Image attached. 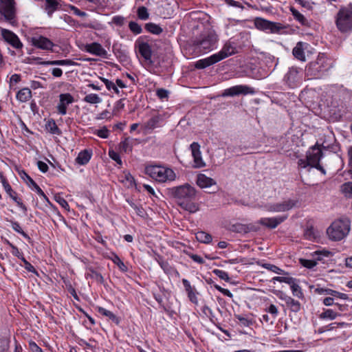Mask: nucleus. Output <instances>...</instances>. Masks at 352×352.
<instances>
[{"mask_svg":"<svg viewBox=\"0 0 352 352\" xmlns=\"http://www.w3.org/2000/svg\"><path fill=\"white\" fill-rule=\"evenodd\" d=\"M210 16L205 12L199 11V23L203 25L204 30L199 34V55L207 54L218 46L219 36L210 23Z\"/></svg>","mask_w":352,"mask_h":352,"instance_id":"1","label":"nucleus"},{"mask_svg":"<svg viewBox=\"0 0 352 352\" xmlns=\"http://www.w3.org/2000/svg\"><path fill=\"white\" fill-rule=\"evenodd\" d=\"M168 194L177 200L178 204L190 212L198 210V206L193 201L196 196V190L188 184L168 189Z\"/></svg>","mask_w":352,"mask_h":352,"instance_id":"2","label":"nucleus"},{"mask_svg":"<svg viewBox=\"0 0 352 352\" xmlns=\"http://www.w3.org/2000/svg\"><path fill=\"white\" fill-rule=\"evenodd\" d=\"M336 25L342 33L352 32V4L342 7L336 16Z\"/></svg>","mask_w":352,"mask_h":352,"instance_id":"3","label":"nucleus"},{"mask_svg":"<svg viewBox=\"0 0 352 352\" xmlns=\"http://www.w3.org/2000/svg\"><path fill=\"white\" fill-rule=\"evenodd\" d=\"M350 231V221L348 219H342L333 221L327 228V234L332 241L343 239Z\"/></svg>","mask_w":352,"mask_h":352,"instance_id":"4","label":"nucleus"},{"mask_svg":"<svg viewBox=\"0 0 352 352\" xmlns=\"http://www.w3.org/2000/svg\"><path fill=\"white\" fill-rule=\"evenodd\" d=\"M145 173L158 182H166L175 180V172L169 168L161 166H148L145 168Z\"/></svg>","mask_w":352,"mask_h":352,"instance_id":"5","label":"nucleus"},{"mask_svg":"<svg viewBox=\"0 0 352 352\" xmlns=\"http://www.w3.org/2000/svg\"><path fill=\"white\" fill-rule=\"evenodd\" d=\"M15 4L14 0H0V21L7 22L12 26L17 25Z\"/></svg>","mask_w":352,"mask_h":352,"instance_id":"6","label":"nucleus"},{"mask_svg":"<svg viewBox=\"0 0 352 352\" xmlns=\"http://www.w3.org/2000/svg\"><path fill=\"white\" fill-rule=\"evenodd\" d=\"M331 67V63L324 56H319L317 60L311 62L307 67L308 75L320 77Z\"/></svg>","mask_w":352,"mask_h":352,"instance_id":"7","label":"nucleus"},{"mask_svg":"<svg viewBox=\"0 0 352 352\" xmlns=\"http://www.w3.org/2000/svg\"><path fill=\"white\" fill-rule=\"evenodd\" d=\"M302 69L297 67H289L287 72L283 77V81L290 88H295L302 82Z\"/></svg>","mask_w":352,"mask_h":352,"instance_id":"8","label":"nucleus"},{"mask_svg":"<svg viewBox=\"0 0 352 352\" xmlns=\"http://www.w3.org/2000/svg\"><path fill=\"white\" fill-rule=\"evenodd\" d=\"M254 24L258 30L271 34H278L285 28L284 25L280 23L270 21L261 17L255 18Z\"/></svg>","mask_w":352,"mask_h":352,"instance_id":"9","label":"nucleus"},{"mask_svg":"<svg viewBox=\"0 0 352 352\" xmlns=\"http://www.w3.org/2000/svg\"><path fill=\"white\" fill-rule=\"evenodd\" d=\"M181 163L185 166L198 167V143L192 142L186 153L181 155Z\"/></svg>","mask_w":352,"mask_h":352,"instance_id":"10","label":"nucleus"},{"mask_svg":"<svg viewBox=\"0 0 352 352\" xmlns=\"http://www.w3.org/2000/svg\"><path fill=\"white\" fill-rule=\"evenodd\" d=\"M322 157L323 154L322 150L317 145L310 148V149L307 153V157L311 164V167L316 168L323 175H325V169L319 163Z\"/></svg>","mask_w":352,"mask_h":352,"instance_id":"11","label":"nucleus"},{"mask_svg":"<svg viewBox=\"0 0 352 352\" xmlns=\"http://www.w3.org/2000/svg\"><path fill=\"white\" fill-rule=\"evenodd\" d=\"M256 93L254 88L245 85L232 86L223 90V97H234L239 95H254Z\"/></svg>","mask_w":352,"mask_h":352,"instance_id":"12","label":"nucleus"},{"mask_svg":"<svg viewBox=\"0 0 352 352\" xmlns=\"http://www.w3.org/2000/svg\"><path fill=\"white\" fill-rule=\"evenodd\" d=\"M332 255L331 252L326 250H317L312 253L313 259H300V264L308 269H312L317 265L318 261H322L324 258H328Z\"/></svg>","mask_w":352,"mask_h":352,"instance_id":"13","label":"nucleus"},{"mask_svg":"<svg viewBox=\"0 0 352 352\" xmlns=\"http://www.w3.org/2000/svg\"><path fill=\"white\" fill-rule=\"evenodd\" d=\"M296 202L292 199L285 200L280 203L266 205L265 208L270 212H281L291 210L294 207Z\"/></svg>","mask_w":352,"mask_h":352,"instance_id":"14","label":"nucleus"},{"mask_svg":"<svg viewBox=\"0 0 352 352\" xmlns=\"http://www.w3.org/2000/svg\"><path fill=\"white\" fill-rule=\"evenodd\" d=\"M1 34L3 39L14 48L19 50L23 47V43L19 40L18 36L10 30L1 28Z\"/></svg>","mask_w":352,"mask_h":352,"instance_id":"15","label":"nucleus"},{"mask_svg":"<svg viewBox=\"0 0 352 352\" xmlns=\"http://www.w3.org/2000/svg\"><path fill=\"white\" fill-rule=\"evenodd\" d=\"M32 44L38 49L51 52H54L53 47L55 46L51 40L43 36L32 37Z\"/></svg>","mask_w":352,"mask_h":352,"instance_id":"16","label":"nucleus"},{"mask_svg":"<svg viewBox=\"0 0 352 352\" xmlns=\"http://www.w3.org/2000/svg\"><path fill=\"white\" fill-rule=\"evenodd\" d=\"M287 219V215L277 216L274 217H263L258 220V223L270 229L276 228L278 225Z\"/></svg>","mask_w":352,"mask_h":352,"instance_id":"17","label":"nucleus"},{"mask_svg":"<svg viewBox=\"0 0 352 352\" xmlns=\"http://www.w3.org/2000/svg\"><path fill=\"white\" fill-rule=\"evenodd\" d=\"M74 97L70 94H61L59 96V102L56 107L59 114L64 116L67 113V106L73 103Z\"/></svg>","mask_w":352,"mask_h":352,"instance_id":"18","label":"nucleus"},{"mask_svg":"<svg viewBox=\"0 0 352 352\" xmlns=\"http://www.w3.org/2000/svg\"><path fill=\"white\" fill-rule=\"evenodd\" d=\"M236 52V49L235 43L228 41L223 45L221 50L215 54L217 55L219 61H221L228 56L234 54Z\"/></svg>","mask_w":352,"mask_h":352,"instance_id":"19","label":"nucleus"},{"mask_svg":"<svg viewBox=\"0 0 352 352\" xmlns=\"http://www.w3.org/2000/svg\"><path fill=\"white\" fill-rule=\"evenodd\" d=\"M86 52L94 54L96 56L107 58V52L102 47V46L96 42L87 44L85 45Z\"/></svg>","mask_w":352,"mask_h":352,"instance_id":"20","label":"nucleus"},{"mask_svg":"<svg viewBox=\"0 0 352 352\" xmlns=\"http://www.w3.org/2000/svg\"><path fill=\"white\" fill-rule=\"evenodd\" d=\"M210 188H212V191L204 190V192L208 193H213L216 192L217 189L216 182L212 178L199 173V188L207 189Z\"/></svg>","mask_w":352,"mask_h":352,"instance_id":"21","label":"nucleus"},{"mask_svg":"<svg viewBox=\"0 0 352 352\" xmlns=\"http://www.w3.org/2000/svg\"><path fill=\"white\" fill-rule=\"evenodd\" d=\"M21 177L27 183V184L34 190L40 196L47 201L49 199L45 195L42 189L37 185V184L24 171L20 173Z\"/></svg>","mask_w":352,"mask_h":352,"instance_id":"22","label":"nucleus"},{"mask_svg":"<svg viewBox=\"0 0 352 352\" xmlns=\"http://www.w3.org/2000/svg\"><path fill=\"white\" fill-rule=\"evenodd\" d=\"M280 299L283 300L287 305V307L293 312H298L301 309L300 303L292 298L291 296H287V294L281 292L280 295L278 296Z\"/></svg>","mask_w":352,"mask_h":352,"instance_id":"23","label":"nucleus"},{"mask_svg":"<svg viewBox=\"0 0 352 352\" xmlns=\"http://www.w3.org/2000/svg\"><path fill=\"white\" fill-rule=\"evenodd\" d=\"M290 282L291 283L287 284L290 286L292 294L300 299H302L304 298V294L301 287L297 283V280L293 277H290L289 283Z\"/></svg>","mask_w":352,"mask_h":352,"instance_id":"24","label":"nucleus"},{"mask_svg":"<svg viewBox=\"0 0 352 352\" xmlns=\"http://www.w3.org/2000/svg\"><path fill=\"white\" fill-rule=\"evenodd\" d=\"M60 3L58 0H45L44 9L48 16L51 17L53 13L59 9Z\"/></svg>","mask_w":352,"mask_h":352,"instance_id":"25","label":"nucleus"},{"mask_svg":"<svg viewBox=\"0 0 352 352\" xmlns=\"http://www.w3.org/2000/svg\"><path fill=\"white\" fill-rule=\"evenodd\" d=\"M138 50L141 56L146 60H151L152 51L150 45L145 42H142L138 45Z\"/></svg>","mask_w":352,"mask_h":352,"instance_id":"26","label":"nucleus"},{"mask_svg":"<svg viewBox=\"0 0 352 352\" xmlns=\"http://www.w3.org/2000/svg\"><path fill=\"white\" fill-rule=\"evenodd\" d=\"M219 62L216 54H214L207 58L199 59V69H204Z\"/></svg>","mask_w":352,"mask_h":352,"instance_id":"27","label":"nucleus"},{"mask_svg":"<svg viewBox=\"0 0 352 352\" xmlns=\"http://www.w3.org/2000/svg\"><path fill=\"white\" fill-rule=\"evenodd\" d=\"M182 283H183L185 290L188 294V297L189 300L192 302L197 304V299L196 294L194 292V289L191 287L190 282L186 279H183Z\"/></svg>","mask_w":352,"mask_h":352,"instance_id":"28","label":"nucleus"},{"mask_svg":"<svg viewBox=\"0 0 352 352\" xmlns=\"http://www.w3.org/2000/svg\"><path fill=\"white\" fill-rule=\"evenodd\" d=\"M43 65H60V66H69V65H75L76 63L71 59H64V60H47L43 61L40 63Z\"/></svg>","mask_w":352,"mask_h":352,"instance_id":"29","label":"nucleus"},{"mask_svg":"<svg viewBox=\"0 0 352 352\" xmlns=\"http://www.w3.org/2000/svg\"><path fill=\"white\" fill-rule=\"evenodd\" d=\"M91 157V152L88 150H84L78 153L76 158V162L80 165H85L89 162Z\"/></svg>","mask_w":352,"mask_h":352,"instance_id":"30","label":"nucleus"},{"mask_svg":"<svg viewBox=\"0 0 352 352\" xmlns=\"http://www.w3.org/2000/svg\"><path fill=\"white\" fill-rule=\"evenodd\" d=\"M6 192L8 193V195L10 196V197L16 203L17 206L23 210V211L25 213L28 210L27 207L23 204L21 200L17 197L16 192L14 191L10 186L9 190H5Z\"/></svg>","mask_w":352,"mask_h":352,"instance_id":"31","label":"nucleus"},{"mask_svg":"<svg viewBox=\"0 0 352 352\" xmlns=\"http://www.w3.org/2000/svg\"><path fill=\"white\" fill-rule=\"evenodd\" d=\"M290 11L296 21L299 22L302 25L309 26V21L299 11L296 10L294 8H291Z\"/></svg>","mask_w":352,"mask_h":352,"instance_id":"32","label":"nucleus"},{"mask_svg":"<svg viewBox=\"0 0 352 352\" xmlns=\"http://www.w3.org/2000/svg\"><path fill=\"white\" fill-rule=\"evenodd\" d=\"M96 309L98 312L102 316H104L106 317H108L112 322L116 323V324H118L120 322V320L118 317H117L113 312L102 307H97Z\"/></svg>","mask_w":352,"mask_h":352,"instance_id":"33","label":"nucleus"},{"mask_svg":"<svg viewBox=\"0 0 352 352\" xmlns=\"http://www.w3.org/2000/svg\"><path fill=\"white\" fill-rule=\"evenodd\" d=\"M234 317L238 320L239 324L242 327H248L254 324L253 318L247 315L236 314L234 315Z\"/></svg>","mask_w":352,"mask_h":352,"instance_id":"34","label":"nucleus"},{"mask_svg":"<svg viewBox=\"0 0 352 352\" xmlns=\"http://www.w3.org/2000/svg\"><path fill=\"white\" fill-rule=\"evenodd\" d=\"M294 56L300 61H305V56L302 47V43L298 42L292 50Z\"/></svg>","mask_w":352,"mask_h":352,"instance_id":"35","label":"nucleus"},{"mask_svg":"<svg viewBox=\"0 0 352 352\" xmlns=\"http://www.w3.org/2000/svg\"><path fill=\"white\" fill-rule=\"evenodd\" d=\"M65 23L68 24L71 26H73L75 24V20L74 19H72L70 16H69L67 14H64V15L60 16L58 19V28L62 29V30H65L66 29Z\"/></svg>","mask_w":352,"mask_h":352,"instance_id":"36","label":"nucleus"},{"mask_svg":"<svg viewBox=\"0 0 352 352\" xmlns=\"http://www.w3.org/2000/svg\"><path fill=\"white\" fill-rule=\"evenodd\" d=\"M32 97V91L29 88H23L17 92L16 98L22 102L28 101Z\"/></svg>","mask_w":352,"mask_h":352,"instance_id":"37","label":"nucleus"},{"mask_svg":"<svg viewBox=\"0 0 352 352\" xmlns=\"http://www.w3.org/2000/svg\"><path fill=\"white\" fill-rule=\"evenodd\" d=\"M338 316H340L338 312L333 311L331 309H324V311L319 316L320 319L322 320H334Z\"/></svg>","mask_w":352,"mask_h":352,"instance_id":"38","label":"nucleus"},{"mask_svg":"<svg viewBox=\"0 0 352 352\" xmlns=\"http://www.w3.org/2000/svg\"><path fill=\"white\" fill-rule=\"evenodd\" d=\"M162 121V118L161 116H153L151 119H149L146 123V127L150 129H153L156 127H158L160 125L161 122Z\"/></svg>","mask_w":352,"mask_h":352,"instance_id":"39","label":"nucleus"},{"mask_svg":"<svg viewBox=\"0 0 352 352\" xmlns=\"http://www.w3.org/2000/svg\"><path fill=\"white\" fill-rule=\"evenodd\" d=\"M145 29L150 33H152L155 35L160 34L163 30L158 25L153 23H148L145 25Z\"/></svg>","mask_w":352,"mask_h":352,"instance_id":"40","label":"nucleus"},{"mask_svg":"<svg viewBox=\"0 0 352 352\" xmlns=\"http://www.w3.org/2000/svg\"><path fill=\"white\" fill-rule=\"evenodd\" d=\"M46 129L52 134L60 135L61 133L60 130L53 119L47 121L46 123Z\"/></svg>","mask_w":352,"mask_h":352,"instance_id":"41","label":"nucleus"},{"mask_svg":"<svg viewBox=\"0 0 352 352\" xmlns=\"http://www.w3.org/2000/svg\"><path fill=\"white\" fill-rule=\"evenodd\" d=\"M111 260L118 267L120 271L123 272H126L128 271L127 267L117 254H113L112 256L111 257Z\"/></svg>","mask_w":352,"mask_h":352,"instance_id":"42","label":"nucleus"},{"mask_svg":"<svg viewBox=\"0 0 352 352\" xmlns=\"http://www.w3.org/2000/svg\"><path fill=\"white\" fill-rule=\"evenodd\" d=\"M261 265L262 267H263L269 271H271L275 274H286V272L283 270H282V269L279 268L278 266L274 265L271 263H265L261 264Z\"/></svg>","mask_w":352,"mask_h":352,"instance_id":"43","label":"nucleus"},{"mask_svg":"<svg viewBox=\"0 0 352 352\" xmlns=\"http://www.w3.org/2000/svg\"><path fill=\"white\" fill-rule=\"evenodd\" d=\"M129 206L135 210L137 215L141 217H145L146 212L140 205H137L132 201L127 200Z\"/></svg>","mask_w":352,"mask_h":352,"instance_id":"44","label":"nucleus"},{"mask_svg":"<svg viewBox=\"0 0 352 352\" xmlns=\"http://www.w3.org/2000/svg\"><path fill=\"white\" fill-rule=\"evenodd\" d=\"M83 101L89 104H98L101 102L102 99L96 94H89L83 98Z\"/></svg>","mask_w":352,"mask_h":352,"instance_id":"45","label":"nucleus"},{"mask_svg":"<svg viewBox=\"0 0 352 352\" xmlns=\"http://www.w3.org/2000/svg\"><path fill=\"white\" fill-rule=\"evenodd\" d=\"M341 191L345 197H352V182H348L341 186Z\"/></svg>","mask_w":352,"mask_h":352,"instance_id":"46","label":"nucleus"},{"mask_svg":"<svg viewBox=\"0 0 352 352\" xmlns=\"http://www.w3.org/2000/svg\"><path fill=\"white\" fill-rule=\"evenodd\" d=\"M11 225L12 229L15 232L21 234L25 239H26L29 242H30V237L22 230V228L20 226V224L17 221H11Z\"/></svg>","mask_w":352,"mask_h":352,"instance_id":"47","label":"nucleus"},{"mask_svg":"<svg viewBox=\"0 0 352 352\" xmlns=\"http://www.w3.org/2000/svg\"><path fill=\"white\" fill-rule=\"evenodd\" d=\"M132 144L129 138H126L123 141L120 143V148L124 153H128L132 151Z\"/></svg>","mask_w":352,"mask_h":352,"instance_id":"48","label":"nucleus"},{"mask_svg":"<svg viewBox=\"0 0 352 352\" xmlns=\"http://www.w3.org/2000/svg\"><path fill=\"white\" fill-rule=\"evenodd\" d=\"M212 237L210 234L203 231H199V243L209 244L212 242Z\"/></svg>","mask_w":352,"mask_h":352,"instance_id":"49","label":"nucleus"},{"mask_svg":"<svg viewBox=\"0 0 352 352\" xmlns=\"http://www.w3.org/2000/svg\"><path fill=\"white\" fill-rule=\"evenodd\" d=\"M212 272L220 279L223 280L226 282H229L230 280L228 274L223 270L214 269L213 270Z\"/></svg>","mask_w":352,"mask_h":352,"instance_id":"50","label":"nucleus"},{"mask_svg":"<svg viewBox=\"0 0 352 352\" xmlns=\"http://www.w3.org/2000/svg\"><path fill=\"white\" fill-rule=\"evenodd\" d=\"M138 16L141 20H146L149 17L148 10L144 6H141L138 9Z\"/></svg>","mask_w":352,"mask_h":352,"instance_id":"51","label":"nucleus"},{"mask_svg":"<svg viewBox=\"0 0 352 352\" xmlns=\"http://www.w3.org/2000/svg\"><path fill=\"white\" fill-rule=\"evenodd\" d=\"M129 28L130 30L135 34H139L142 32V28L141 25H140L138 23L135 21L129 22Z\"/></svg>","mask_w":352,"mask_h":352,"instance_id":"52","label":"nucleus"},{"mask_svg":"<svg viewBox=\"0 0 352 352\" xmlns=\"http://www.w3.org/2000/svg\"><path fill=\"white\" fill-rule=\"evenodd\" d=\"M122 182H125L128 186H132L134 184L135 180L131 174L129 172L124 173L122 176Z\"/></svg>","mask_w":352,"mask_h":352,"instance_id":"53","label":"nucleus"},{"mask_svg":"<svg viewBox=\"0 0 352 352\" xmlns=\"http://www.w3.org/2000/svg\"><path fill=\"white\" fill-rule=\"evenodd\" d=\"M6 243L11 248L12 250H11V253L18 257L19 258H20L21 260V258H23V253H21L20 252V250H19V248L15 246L14 245H13L12 243H10L9 241L6 240Z\"/></svg>","mask_w":352,"mask_h":352,"instance_id":"54","label":"nucleus"},{"mask_svg":"<svg viewBox=\"0 0 352 352\" xmlns=\"http://www.w3.org/2000/svg\"><path fill=\"white\" fill-rule=\"evenodd\" d=\"M94 133L96 134L98 137L101 138L106 139L109 135V131L106 126H103L100 129L95 130Z\"/></svg>","mask_w":352,"mask_h":352,"instance_id":"55","label":"nucleus"},{"mask_svg":"<svg viewBox=\"0 0 352 352\" xmlns=\"http://www.w3.org/2000/svg\"><path fill=\"white\" fill-rule=\"evenodd\" d=\"M299 4L301 5L302 7L306 8L308 10H311L313 9L314 3L310 1L309 0H295Z\"/></svg>","mask_w":352,"mask_h":352,"instance_id":"56","label":"nucleus"},{"mask_svg":"<svg viewBox=\"0 0 352 352\" xmlns=\"http://www.w3.org/2000/svg\"><path fill=\"white\" fill-rule=\"evenodd\" d=\"M330 296H333V298H340V299H342V300H347L349 298V296L347 294L339 292L336 290H333L331 289Z\"/></svg>","mask_w":352,"mask_h":352,"instance_id":"57","label":"nucleus"},{"mask_svg":"<svg viewBox=\"0 0 352 352\" xmlns=\"http://www.w3.org/2000/svg\"><path fill=\"white\" fill-rule=\"evenodd\" d=\"M21 261L24 263L25 268L27 271L32 272V273L38 275V272L35 270L34 267L30 263H29L24 257L21 258Z\"/></svg>","mask_w":352,"mask_h":352,"instance_id":"58","label":"nucleus"},{"mask_svg":"<svg viewBox=\"0 0 352 352\" xmlns=\"http://www.w3.org/2000/svg\"><path fill=\"white\" fill-rule=\"evenodd\" d=\"M91 274L90 276L100 283L104 282V278L102 274L95 270H91Z\"/></svg>","mask_w":352,"mask_h":352,"instance_id":"59","label":"nucleus"},{"mask_svg":"<svg viewBox=\"0 0 352 352\" xmlns=\"http://www.w3.org/2000/svg\"><path fill=\"white\" fill-rule=\"evenodd\" d=\"M124 100L120 99V100H118L113 107V113L116 114L117 112H119L120 110L124 109Z\"/></svg>","mask_w":352,"mask_h":352,"instance_id":"60","label":"nucleus"},{"mask_svg":"<svg viewBox=\"0 0 352 352\" xmlns=\"http://www.w3.org/2000/svg\"><path fill=\"white\" fill-rule=\"evenodd\" d=\"M109 155L113 160L116 162L118 164H122V160H121L120 156L117 152H116L113 150H110L109 151Z\"/></svg>","mask_w":352,"mask_h":352,"instance_id":"61","label":"nucleus"},{"mask_svg":"<svg viewBox=\"0 0 352 352\" xmlns=\"http://www.w3.org/2000/svg\"><path fill=\"white\" fill-rule=\"evenodd\" d=\"M266 311L271 314L272 315L274 319H275L276 318V316H278V311L276 306L274 305H272V304L270 305L266 309Z\"/></svg>","mask_w":352,"mask_h":352,"instance_id":"62","label":"nucleus"},{"mask_svg":"<svg viewBox=\"0 0 352 352\" xmlns=\"http://www.w3.org/2000/svg\"><path fill=\"white\" fill-rule=\"evenodd\" d=\"M21 80V76L19 74H14L10 78V87L12 88L14 85L18 83Z\"/></svg>","mask_w":352,"mask_h":352,"instance_id":"63","label":"nucleus"},{"mask_svg":"<svg viewBox=\"0 0 352 352\" xmlns=\"http://www.w3.org/2000/svg\"><path fill=\"white\" fill-rule=\"evenodd\" d=\"M29 348L32 352H43V350L34 341L29 342Z\"/></svg>","mask_w":352,"mask_h":352,"instance_id":"64","label":"nucleus"}]
</instances>
